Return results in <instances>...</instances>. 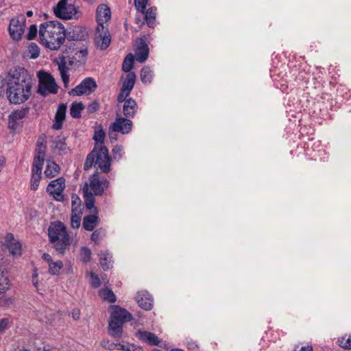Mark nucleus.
Returning <instances> with one entry per match:
<instances>
[{
    "label": "nucleus",
    "mask_w": 351,
    "mask_h": 351,
    "mask_svg": "<svg viewBox=\"0 0 351 351\" xmlns=\"http://www.w3.org/2000/svg\"><path fill=\"white\" fill-rule=\"evenodd\" d=\"M32 80L24 68L18 67L9 73L6 95L12 104L25 103L31 96Z\"/></svg>",
    "instance_id": "nucleus-1"
},
{
    "label": "nucleus",
    "mask_w": 351,
    "mask_h": 351,
    "mask_svg": "<svg viewBox=\"0 0 351 351\" xmlns=\"http://www.w3.org/2000/svg\"><path fill=\"white\" fill-rule=\"evenodd\" d=\"M40 43L51 50L58 49L65 40L66 33L63 25L58 21H47L40 25Z\"/></svg>",
    "instance_id": "nucleus-2"
},
{
    "label": "nucleus",
    "mask_w": 351,
    "mask_h": 351,
    "mask_svg": "<svg viewBox=\"0 0 351 351\" xmlns=\"http://www.w3.org/2000/svg\"><path fill=\"white\" fill-rule=\"evenodd\" d=\"M66 49L63 55L60 58L58 62V70L60 71L62 80L64 83V87H68L69 82V75L67 73L68 67L67 62L69 65H73L75 63H84L88 55V50L86 48H79L74 43H71L66 45Z\"/></svg>",
    "instance_id": "nucleus-3"
},
{
    "label": "nucleus",
    "mask_w": 351,
    "mask_h": 351,
    "mask_svg": "<svg viewBox=\"0 0 351 351\" xmlns=\"http://www.w3.org/2000/svg\"><path fill=\"white\" fill-rule=\"evenodd\" d=\"M48 235L56 251L64 254L71 245V239L64 225L60 221L52 223L48 229Z\"/></svg>",
    "instance_id": "nucleus-4"
},
{
    "label": "nucleus",
    "mask_w": 351,
    "mask_h": 351,
    "mask_svg": "<svg viewBox=\"0 0 351 351\" xmlns=\"http://www.w3.org/2000/svg\"><path fill=\"white\" fill-rule=\"evenodd\" d=\"M111 316L108 329L110 335L121 337L123 335V325L132 319V315L125 308L113 305L110 307Z\"/></svg>",
    "instance_id": "nucleus-5"
},
{
    "label": "nucleus",
    "mask_w": 351,
    "mask_h": 351,
    "mask_svg": "<svg viewBox=\"0 0 351 351\" xmlns=\"http://www.w3.org/2000/svg\"><path fill=\"white\" fill-rule=\"evenodd\" d=\"M93 165L97 166L104 173L110 171V158L108 155V149L105 146H101L100 148L95 147L93 150L87 156L84 169L88 170Z\"/></svg>",
    "instance_id": "nucleus-6"
},
{
    "label": "nucleus",
    "mask_w": 351,
    "mask_h": 351,
    "mask_svg": "<svg viewBox=\"0 0 351 351\" xmlns=\"http://www.w3.org/2000/svg\"><path fill=\"white\" fill-rule=\"evenodd\" d=\"M38 93L44 97L58 93V86L54 78L47 72L40 71L38 73Z\"/></svg>",
    "instance_id": "nucleus-7"
},
{
    "label": "nucleus",
    "mask_w": 351,
    "mask_h": 351,
    "mask_svg": "<svg viewBox=\"0 0 351 351\" xmlns=\"http://www.w3.org/2000/svg\"><path fill=\"white\" fill-rule=\"evenodd\" d=\"M56 16L62 19H71L75 16L77 11L73 3H69L68 0H60L53 8Z\"/></svg>",
    "instance_id": "nucleus-8"
},
{
    "label": "nucleus",
    "mask_w": 351,
    "mask_h": 351,
    "mask_svg": "<svg viewBox=\"0 0 351 351\" xmlns=\"http://www.w3.org/2000/svg\"><path fill=\"white\" fill-rule=\"evenodd\" d=\"M26 19L23 15L11 19L9 25L10 36L15 40H19L24 33Z\"/></svg>",
    "instance_id": "nucleus-9"
},
{
    "label": "nucleus",
    "mask_w": 351,
    "mask_h": 351,
    "mask_svg": "<svg viewBox=\"0 0 351 351\" xmlns=\"http://www.w3.org/2000/svg\"><path fill=\"white\" fill-rule=\"evenodd\" d=\"M97 83L93 77H86L76 87L69 91L70 95H88L91 94L97 88Z\"/></svg>",
    "instance_id": "nucleus-10"
},
{
    "label": "nucleus",
    "mask_w": 351,
    "mask_h": 351,
    "mask_svg": "<svg viewBox=\"0 0 351 351\" xmlns=\"http://www.w3.org/2000/svg\"><path fill=\"white\" fill-rule=\"evenodd\" d=\"M65 188V180L59 178L51 181L47 188V191L52 195L56 200L62 202L64 200L62 192Z\"/></svg>",
    "instance_id": "nucleus-11"
},
{
    "label": "nucleus",
    "mask_w": 351,
    "mask_h": 351,
    "mask_svg": "<svg viewBox=\"0 0 351 351\" xmlns=\"http://www.w3.org/2000/svg\"><path fill=\"white\" fill-rule=\"evenodd\" d=\"M29 108H21L12 112L8 117V126L12 130H16L20 125V123L27 117Z\"/></svg>",
    "instance_id": "nucleus-12"
},
{
    "label": "nucleus",
    "mask_w": 351,
    "mask_h": 351,
    "mask_svg": "<svg viewBox=\"0 0 351 351\" xmlns=\"http://www.w3.org/2000/svg\"><path fill=\"white\" fill-rule=\"evenodd\" d=\"M89 180V186L95 195H101L104 189L108 187V181L106 179L100 180L97 173L92 175Z\"/></svg>",
    "instance_id": "nucleus-13"
},
{
    "label": "nucleus",
    "mask_w": 351,
    "mask_h": 351,
    "mask_svg": "<svg viewBox=\"0 0 351 351\" xmlns=\"http://www.w3.org/2000/svg\"><path fill=\"white\" fill-rule=\"evenodd\" d=\"M111 130L121 132L123 134H128L132 128V122L128 119L117 117L111 125Z\"/></svg>",
    "instance_id": "nucleus-14"
},
{
    "label": "nucleus",
    "mask_w": 351,
    "mask_h": 351,
    "mask_svg": "<svg viewBox=\"0 0 351 351\" xmlns=\"http://www.w3.org/2000/svg\"><path fill=\"white\" fill-rule=\"evenodd\" d=\"M86 208L90 213H97V208L95 206V197L93 194L89 191L88 185L85 184L82 189Z\"/></svg>",
    "instance_id": "nucleus-15"
},
{
    "label": "nucleus",
    "mask_w": 351,
    "mask_h": 351,
    "mask_svg": "<svg viewBox=\"0 0 351 351\" xmlns=\"http://www.w3.org/2000/svg\"><path fill=\"white\" fill-rule=\"evenodd\" d=\"M136 337L144 343H146L150 346H158L160 343L159 338L154 333L139 330L136 333Z\"/></svg>",
    "instance_id": "nucleus-16"
},
{
    "label": "nucleus",
    "mask_w": 351,
    "mask_h": 351,
    "mask_svg": "<svg viewBox=\"0 0 351 351\" xmlns=\"http://www.w3.org/2000/svg\"><path fill=\"white\" fill-rule=\"evenodd\" d=\"M96 15L97 23L104 28L103 24L110 20L111 12L106 5L101 4L97 7Z\"/></svg>",
    "instance_id": "nucleus-17"
},
{
    "label": "nucleus",
    "mask_w": 351,
    "mask_h": 351,
    "mask_svg": "<svg viewBox=\"0 0 351 351\" xmlns=\"http://www.w3.org/2000/svg\"><path fill=\"white\" fill-rule=\"evenodd\" d=\"M66 108V105L64 104L59 105L56 113L54 123L52 126L53 129L58 130L62 128V123L65 119Z\"/></svg>",
    "instance_id": "nucleus-18"
},
{
    "label": "nucleus",
    "mask_w": 351,
    "mask_h": 351,
    "mask_svg": "<svg viewBox=\"0 0 351 351\" xmlns=\"http://www.w3.org/2000/svg\"><path fill=\"white\" fill-rule=\"evenodd\" d=\"M138 306L146 310H151L152 308V302L151 295L146 291L138 293L136 297Z\"/></svg>",
    "instance_id": "nucleus-19"
},
{
    "label": "nucleus",
    "mask_w": 351,
    "mask_h": 351,
    "mask_svg": "<svg viewBox=\"0 0 351 351\" xmlns=\"http://www.w3.org/2000/svg\"><path fill=\"white\" fill-rule=\"evenodd\" d=\"M148 56V46L144 41L141 40L135 49V59L136 61L143 63L147 59Z\"/></svg>",
    "instance_id": "nucleus-20"
},
{
    "label": "nucleus",
    "mask_w": 351,
    "mask_h": 351,
    "mask_svg": "<svg viewBox=\"0 0 351 351\" xmlns=\"http://www.w3.org/2000/svg\"><path fill=\"white\" fill-rule=\"evenodd\" d=\"M97 213H91L85 216L83 219L82 226L87 231H93L99 223V218Z\"/></svg>",
    "instance_id": "nucleus-21"
},
{
    "label": "nucleus",
    "mask_w": 351,
    "mask_h": 351,
    "mask_svg": "<svg viewBox=\"0 0 351 351\" xmlns=\"http://www.w3.org/2000/svg\"><path fill=\"white\" fill-rule=\"evenodd\" d=\"M138 109L136 102L132 98L125 101L123 106L124 115L128 118H133Z\"/></svg>",
    "instance_id": "nucleus-22"
},
{
    "label": "nucleus",
    "mask_w": 351,
    "mask_h": 351,
    "mask_svg": "<svg viewBox=\"0 0 351 351\" xmlns=\"http://www.w3.org/2000/svg\"><path fill=\"white\" fill-rule=\"evenodd\" d=\"M46 147L42 143H38L36 148V154L32 165L43 166L45 158Z\"/></svg>",
    "instance_id": "nucleus-23"
},
{
    "label": "nucleus",
    "mask_w": 351,
    "mask_h": 351,
    "mask_svg": "<svg viewBox=\"0 0 351 351\" xmlns=\"http://www.w3.org/2000/svg\"><path fill=\"white\" fill-rule=\"evenodd\" d=\"M43 166L32 165L31 189L33 191L37 190L41 178Z\"/></svg>",
    "instance_id": "nucleus-24"
},
{
    "label": "nucleus",
    "mask_w": 351,
    "mask_h": 351,
    "mask_svg": "<svg viewBox=\"0 0 351 351\" xmlns=\"http://www.w3.org/2000/svg\"><path fill=\"white\" fill-rule=\"evenodd\" d=\"M95 42L98 47L101 50L107 49L110 43V36L108 32L97 33L95 37Z\"/></svg>",
    "instance_id": "nucleus-25"
},
{
    "label": "nucleus",
    "mask_w": 351,
    "mask_h": 351,
    "mask_svg": "<svg viewBox=\"0 0 351 351\" xmlns=\"http://www.w3.org/2000/svg\"><path fill=\"white\" fill-rule=\"evenodd\" d=\"M60 172L59 166L53 161H47L46 169L44 171L45 176L47 178H53Z\"/></svg>",
    "instance_id": "nucleus-26"
},
{
    "label": "nucleus",
    "mask_w": 351,
    "mask_h": 351,
    "mask_svg": "<svg viewBox=\"0 0 351 351\" xmlns=\"http://www.w3.org/2000/svg\"><path fill=\"white\" fill-rule=\"evenodd\" d=\"M136 81V74L134 72L129 73L123 83L122 89L130 93Z\"/></svg>",
    "instance_id": "nucleus-27"
},
{
    "label": "nucleus",
    "mask_w": 351,
    "mask_h": 351,
    "mask_svg": "<svg viewBox=\"0 0 351 351\" xmlns=\"http://www.w3.org/2000/svg\"><path fill=\"white\" fill-rule=\"evenodd\" d=\"M100 256V265L104 270H107L112 267V261L110 253L107 251L102 252Z\"/></svg>",
    "instance_id": "nucleus-28"
},
{
    "label": "nucleus",
    "mask_w": 351,
    "mask_h": 351,
    "mask_svg": "<svg viewBox=\"0 0 351 351\" xmlns=\"http://www.w3.org/2000/svg\"><path fill=\"white\" fill-rule=\"evenodd\" d=\"M81 217V209H75L74 211H72L71 224L73 228L77 229L80 226Z\"/></svg>",
    "instance_id": "nucleus-29"
},
{
    "label": "nucleus",
    "mask_w": 351,
    "mask_h": 351,
    "mask_svg": "<svg viewBox=\"0 0 351 351\" xmlns=\"http://www.w3.org/2000/svg\"><path fill=\"white\" fill-rule=\"evenodd\" d=\"M84 109L82 103L74 102L71 104L70 108V114L73 118H80L81 117V112Z\"/></svg>",
    "instance_id": "nucleus-30"
},
{
    "label": "nucleus",
    "mask_w": 351,
    "mask_h": 351,
    "mask_svg": "<svg viewBox=\"0 0 351 351\" xmlns=\"http://www.w3.org/2000/svg\"><path fill=\"white\" fill-rule=\"evenodd\" d=\"M143 14H145L144 17L147 25L149 27H153L156 19V9L150 8L146 11V12H144Z\"/></svg>",
    "instance_id": "nucleus-31"
},
{
    "label": "nucleus",
    "mask_w": 351,
    "mask_h": 351,
    "mask_svg": "<svg viewBox=\"0 0 351 351\" xmlns=\"http://www.w3.org/2000/svg\"><path fill=\"white\" fill-rule=\"evenodd\" d=\"M99 295L104 300L113 303L116 301V296L114 293L109 289L105 288L99 291Z\"/></svg>",
    "instance_id": "nucleus-32"
},
{
    "label": "nucleus",
    "mask_w": 351,
    "mask_h": 351,
    "mask_svg": "<svg viewBox=\"0 0 351 351\" xmlns=\"http://www.w3.org/2000/svg\"><path fill=\"white\" fill-rule=\"evenodd\" d=\"M86 34L84 32H82L80 27H75L72 32H69L68 35V38L73 40H83Z\"/></svg>",
    "instance_id": "nucleus-33"
},
{
    "label": "nucleus",
    "mask_w": 351,
    "mask_h": 351,
    "mask_svg": "<svg viewBox=\"0 0 351 351\" xmlns=\"http://www.w3.org/2000/svg\"><path fill=\"white\" fill-rule=\"evenodd\" d=\"M153 73L152 71L148 66H144L141 71V80L146 84L149 83L152 79Z\"/></svg>",
    "instance_id": "nucleus-34"
},
{
    "label": "nucleus",
    "mask_w": 351,
    "mask_h": 351,
    "mask_svg": "<svg viewBox=\"0 0 351 351\" xmlns=\"http://www.w3.org/2000/svg\"><path fill=\"white\" fill-rule=\"evenodd\" d=\"M134 57L132 53H128L125 58L123 64L122 69L124 72H130L132 69Z\"/></svg>",
    "instance_id": "nucleus-35"
},
{
    "label": "nucleus",
    "mask_w": 351,
    "mask_h": 351,
    "mask_svg": "<svg viewBox=\"0 0 351 351\" xmlns=\"http://www.w3.org/2000/svg\"><path fill=\"white\" fill-rule=\"evenodd\" d=\"M106 232L104 228H100L95 230L91 234L90 239L95 243L99 242L106 237Z\"/></svg>",
    "instance_id": "nucleus-36"
},
{
    "label": "nucleus",
    "mask_w": 351,
    "mask_h": 351,
    "mask_svg": "<svg viewBox=\"0 0 351 351\" xmlns=\"http://www.w3.org/2000/svg\"><path fill=\"white\" fill-rule=\"evenodd\" d=\"M105 132L102 129L95 130L93 138L95 141V147L100 148L101 146H104L102 144L105 138Z\"/></svg>",
    "instance_id": "nucleus-37"
},
{
    "label": "nucleus",
    "mask_w": 351,
    "mask_h": 351,
    "mask_svg": "<svg viewBox=\"0 0 351 351\" xmlns=\"http://www.w3.org/2000/svg\"><path fill=\"white\" fill-rule=\"evenodd\" d=\"M8 247L9 249V252L14 256H17L21 254V244L19 241H14L13 243H10Z\"/></svg>",
    "instance_id": "nucleus-38"
},
{
    "label": "nucleus",
    "mask_w": 351,
    "mask_h": 351,
    "mask_svg": "<svg viewBox=\"0 0 351 351\" xmlns=\"http://www.w3.org/2000/svg\"><path fill=\"white\" fill-rule=\"evenodd\" d=\"M91 254H92L91 250L88 247H82L80 249V260L82 262H84L85 263H87L88 262H89L91 258Z\"/></svg>",
    "instance_id": "nucleus-39"
},
{
    "label": "nucleus",
    "mask_w": 351,
    "mask_h": 351,
    "mask_svg": "<svg viewBox=\"0 0 351 351\" xmlns=\"http://www.w3.org/2000/svg\"><path fill=\"white\" fill-rule=\"evenodd\" d=\"M63 263L60 261L51 262L49 265V271L53 275H56L59 273L60 270L62 268Z\"/></svg>",
    "instance_id": "nucleus-40"
},
{
    "label": "nucleus",
    "mask_w": 351,
    "mask_h": 351,
    "mask_svg": "<svg viewBox=\"0 0 351 351\" xmlns=\"http://www.w3.org/2000/svg\"><path fill=\"white\" fill-rule=\"evenodd\" d=\"M10 288V281L8 278L0 274V293H4Z\"/></svg>",
    "instance_id": "nucleus-41"
},
{
    "label": "nucleus",
    "mask_w": 351,
    "mask_h": 351,
    "mask_svg": "<svg viewBox=\"0 0 351 351\" xmlns=\"http://www.w3.org/2000/svg\"><path fill=\"white\" fill-rule=\"evenodd\" d=\"M339 343L341 348L351 350V335L341 337L339 339Z\"/></svg>",
    "instance_id": "nucleus-42"
},
{
    "label": "nucleus",
    "mask_w": 351,
    "mask_h": 351,
    "mask_svg": "<svg viewBox=\"0 0 351 351\" xmlns=\"http://www.w3.org/2000/svg\"><path fill=\"white\" fill-rule=\"evenodd\" d=\"M28 51H29V53L30 54V57L32 58H34V59H35L37 57H38V56L40 54V49L37 46V45H36L34 43H31L29 45Z\"/></svg>",
    "instance_id": "nucleus-43"
},
{
    "label": "nucleus",
    "mask_w": 351,
    "mask_h": 351,
    "mask_svg": "<svg viewBox=\"0 0 351 351\" xmlns=\"http://www.w3.org/2000/svg\"><path fill=\"white\" fill-rule=\"evenodd\" d=\"M148 0H134V5L137 10L142 13L145 12V9L147 4Z\"/></svg>",
    "instance_id": "nucleus-44"
},
{
    "label": "nucleus",
    "mask_w": 351,
    "mask_h": 351,
    "mask_svg": "<svg viewBox=\"0 0 351 351\" xmlns=\"http://www.w3.org/2000/svg\"><path fill=\"white\" fill-rule=\"evenodd\" d=\"M38 33L37 26L36 25H32L29 28L28 33L26 36L27 39L29 40H33L35 38Z\"/></svg>",
    "instance_id": "nucleus-45"
},
{
    "label": "nucleus",
    "mask_w": 351,
    "mask_h": 351,
    "mask_svg": "<svg viewBox=\"0 0 351 351\" xmlns=\"http://www.w3.org/2000/svg\"><path fill=\"white\" fill-rule=\"evenodd\" d=\"M113 157L115 160H119L123 156V147L120 145H117L112 149Z\"/></svg>",
    "instance_id": "nucleus-46"
},
{
    "label": "nucleus",
    "mask_w": 351,
    "mask_h": 351,
    "mask_svg": "<svg viewBox=\"0 0 351 351\" xmlns=\"http://www.w3.org/2000/svg\"><path fill=\"white\" fill-rule=\"evenodd\" d=\"M90 284H91L92 287H93L94 288H98L101 285L99 278L97 275H95L93 272H90Z\"/></svg>",
    "instance_id": "nucleus-47"
},
{
    "label": "nucleus",
    "mask_w": 351,
    "mask_h": 351,
    "mask_svg": "<svg viewBox=\"0 0 351 351\" xmlns=\"http://www.w3.org/2000/svg\"><path fill=\"white\" fill-rule=\"evenodd\" d=\"M71 203H72V211H74L75 209H81V201L80 198L75 195H73L71 197Z\"/></svg>",
    "instance_id": "nucleus-48"
},
{
    "label": "nucleus",
    "mask_w": 351,
    "mask_h": 351,
    "mask_svg": "<svg viewBox=\"0 0 351 351\" xmlns=\"http://www.w3.org/2000/svg\"><path fill=\"white\" fill-rule=\"evenodd\" d=\"M103 348L109 350H114L117 346V344L109 341V340H103L101 343Z\"/></svg>",
    "instance_id": "nucleus-49"
},
{
    "label": "nucleus",
    "mask_w": 351,
    "mask_h": 351,
    "mask_svg": "<svg viewBox=\"0 0 351 351\" xmlns=\"http://www.w3.org/2000/svg\"><path fill=\"white\" fill-rule=\"evenodd\" d=\"M99 108V104L97 101H93L87 107V110L89 113H94Z\"/></svg>",
    "instance_id": "nucleus-50"
},
{
    "label": "nucleus",
    "mask_w": 351,
    "mask_h": 351,
    "mask_svg": "<svg viewBox=\"0 0 351 351\" xmlns=\"http://www.w3.org/2000/svg\"><path fill=\"white\" fill-rule=\"evenodd\" d=\"M130 93H128V91H125L121 88V92L117 97V101L119 102H125V101L127 100L126 98L130 95Z\"/></svg>",
    "instance_id": "nucleus-51"
},
{
    "label": "nucleus",
    "mask_w": 351,
    "mask_h": 351,
    "mask_svg": "<svg viewBox=\"0 0 351 351\" xmlns=\"http://www.w3.org/2000/svg\"><path fill=\"white\" fill-rule=\"evenodd\" d=\"M9 324V320L7 318H4L0 320V332H3L7 328Z\"/></svg>",
    "instance_id": "nucleus-52"
},
{
    "label": "nucleus",
    "mask_w": 351,
    "mask_h": 351,
    "mask_svg": "<svg viewBox=\"0 0 351 351\" xmlns=\"http://www.w3.org/2000/svg\"><path fill=\"white\" fill-rule=\"evenodd\" d=\"M12 303V300L11 298H0V304L2 306H9Z\"/></svg>",
    "instance_id": "nucleus-53"
},
{
    "label": "nucleus",
    "mask_w": 351,
    "mask_h": 351,
    "mask_svg": "<svg viewBox=\"0 0 351 351\" xmlns=\"http://www.w3.org/2000/svg\"><path fill=\"white\" fill-rule=\"evenodd\" d=\"M293 351H313L312 346H303L299 349L298 346H296Z\"/></svg>",
    "instance_id": "nucleus-54"
},
{
    "label": "nucleus",
    "mask_w": 351,
    "mask_h": 351,
    "mask_svg": "<svg viewBox=\"0 0 351 351\" xmlns=\"http://www.w3.org/2000/svg\"><path fill=\"white\" fill-rule=\"evenodd\" d=\"M127 351H143V348L134 345H128L127 346Z\"/></svg>",
    "instance_id": "nucleus-55"
},
{
    "label": "nucleus",
    "mask_w": 351,
    "mask_h": 351,
    "mask_svg": "<svg viewBox=\"0 0 351 351\" xmlns=\"http://www.w3.org/2000/svg\"><path fill=\"white\" fill-rule=\"evenodd\" d=\"M55 147L60 150H64L66 149V144L64 142L59 141L56 142Z\"/></svg>",
    "instance_id": "nucleus-56"
},
{
    "label": "nucleus",
    "mask_w": 351,
    "mask_h": 351,
    "mask_svg": "<svg viewBox=\"0 0 351 351\" xmlns=\"http://www.w3.org/2000/svg\"><path fill=\"white\" fill-rule=\"evenodd\" d=\"M5 241L7 242V244L8 245L10 243H13L14 241H16L14 238V235L12 234V233H8L6 237H5Z\"/></svg>",
    "instance_id": "nucleus-57"
},
{
    "label": "nucleus",
    "mask_w": 351,
    "mask_h": 351,
    "mask_svg": "<svg viewBox=\"0 0 351 351\" xmlns=\"http://www.w3.org/2000/svg\"><path fill=\"white\" fill-rule=\"evenodd\" d=\"M117 132H115V130H111V126L110 125V128H109V137L110 138L112 141H116L117 140Z\"/></svg>",
    "instance_id": "nucleus-58"
},
{
    "label": "nucleus",
    "mask_w": 351,
    "mask_h": 351,
    "mask_svg": "<svg viewBox=\"0 0 351 351\" xmlns=\"http://www.w3.org/2000/svg\"><path fill=\"white\" fill-rule=\"evenodd\" d=\"M43 258L49 264L53 262L51 256L49 254H44L43 255Z\"/></svg>",
    "instance_id": "nucleus-59"
},
{
    "label": "nucleus",
    "mask_w": 351,
    "mask_h": 351,
    "mask_svg": "<svg viewBox=\"0 0 351 351\" xmlns=\"http://www.w3.org/2000/svg\"><path fill=\"white\" fill-rule=\"evenodd\" d=\"M117 346H119V349L121 350H125L127 351V346H125V345H122V344H118Z\"/></svg>",
    "instance_id": "nucleus-60"
},
{
    "label": "nucleus",
    "mask_w": 351,
    "mask_h": 351,
    "mask_svg": "<svg viewBox=\"0 0 351 351\" xmlns=\"http://www.w3.org/2000/svg\"><path fill=\"white\" fill-rule=\"evenodd\" d=\"M73 317L75 319H78L80 316L78 313H73Z\"/></svg>",
    "instance_id": "nucleus-61"
},
{
    "label": "nucleus",
    "mask_w": 351,
    "mask_h": 351,
    "mask_svg": "<svg viewBox=\"0 0 351 351\" xmlns=\"http://www.w3.org/2000/svg\"><path fill=\"white\" fill-rule=\"evenodd\" d=\"M32 14H33L32 11H31V10L27 11V15L29 17L32 16Z\"/></svg>",
    "instance_id": "nucleus-62"
},
{
    "label": "nucleus",
    "mask_w": 351,
    "mask_h": 351,
    "mask_svg": "<svg viewBox=\"0 0 351 351\" xmlns=\"http://www.w3.org/2000/svg\"><path fill=\"white\" fill-rule=\"evenodd\" d=\"M171 351H184V350H180V349H173V350H171Z\"/></svg>",
    "instance_id": "nucleus-63"
},
{
    "label": "nucleus",
    "mask_w": 351,
    "mask_h": 351,
    "mask_svg": "<svg viewBox=\"0 0 351 351\" xmlns=\"http://www.w3.org/2000/svg\"><path fill=\"white\" fill-rule=\"evenodd\" d=\"M19 351H29V350H27V349H23V350H19Z\"/></svg>",
    "instance_id": "nucleus-64"
}]
</instances>
